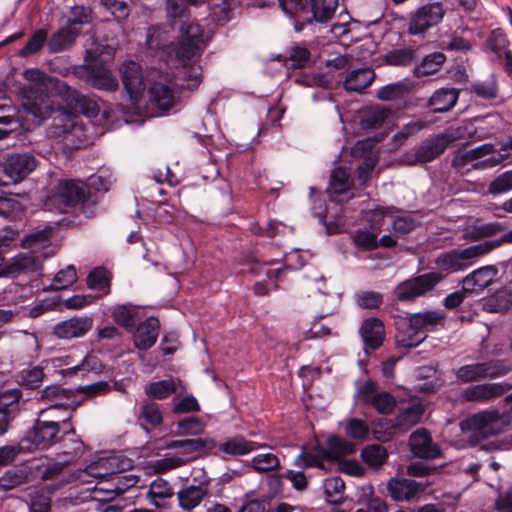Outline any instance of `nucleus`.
Returning <instances> with one entry per match:
<instances>
[{"instance_id":"20e7f679","label":"nucleus","mask_w":512,"mask_h":512,"mask_svg":"<svg viewBox=\"0 0 512 512\" xmlns=\"http://www.w3.org/2000/svg\"><path fill=\"white\" fill-rule=\"evenodd\" d=\"M503 243H512V230L503 234L500 239L486 240L464 249L443 252L437 257L436 265L449 273L465 271L480 257L487 255Z\"/></svg>"},{"instance_id":"338daca9","label":"nucleus","mask_w":512,"mask_h":512,"mask_svg":"<svg viewBox=\"0 0 512 512\" xmlns=\"http://www.w3.org/2000/svg\"><path fill=\"white\" fill-rule=\"evenodd\" d=\"M47 35L48 34L45 29L36 30L31 35L25 46L19 51L18 55L25 58L39 52L47 42Z\"/></svg>"},{"instance_id":"6ab92c4d","label":"nucleus","mask_w":512,"mask_h":512,"mask_svg":"<svg viewBox=\"0 0 512 512\" xmlns=\"http://www.w3.org/2000/svg\"><path fill=\"white\" fill-rule=\"evenodd\" d=\"M119 72L124 89L129 94L131 101L136 102L145 90L141 65L132 60L124 61Z\"/></svg>"},{"instance_id":"39448f33","label":"nucleus","mask_w":512,"mask_h":512,"mask_svg":"<svg viewBox=\"0 0 512 512\" xmlns=\"http://www.w3.org/2000/svg\"><path fill=\"white\" fill-rule=\"evenodd\" d=\"M97 203L96 194L86 182L66 179V227L80 226L92 218Z\"/></svg>"},{"instance_id":"72a5a7b5","label":"nucleus","mask_w":512,"mask_h":512,"mask_svg":"<svg viewBox=\"0 0 512 512\" xmlns=\"http://www.w3.org/2000/svg\"><path fill=\"white\" fill-rule=\"evenodd\" d=\"M375 78V72L370 67H362L351 70L344 79V88L347 92L362 93L368 88Z\"/></svg>"},{"instance_id":"6e6d98bb","label":"nucleus","mask_w":512,"mask_h":512,"mask_svg":"<svg viewBox=\"0 0 512 512\" xmlns=\"http://www.w3.org/2000/svg\"><path fill=\"white\" fill-rule=\"evenodd\" d=\"M411 90L406 81L389 83L377 90L376 96L382 101H393L404 98Z\"/></svg>"},{"instance_id":"864d4df0","label":"nucleus","mask_w":512,"mask_h":512,"mask_svg":"<svg viewBox=\"0 0 512 512\" xmlns=\"http://www.w3.org/2000/svg\"><path fill=\"white\" fill-rule=\"evenodd\" d=\"M397 428L396 420L380 418L371 423L370 434H372L373 438L377 441L388 442L393 438Z\"/></svg>"},{"instance_id":"bb28decb","label":"nucleus","mask_w":512,"mask_h":512,"mask_svg":"<svg viewBox=\"0 0 512 512\" xmlns=\"http://www.w3.org/2000/svg\"><path fill=\"white\" fill-rule=\"evenodd\" d=\"M497 274L498 270L494 266L480 267L464 278L463 290L470 293H480L494 282Z\"/></svg>"},{"instance_id":"37998d69","label":"nucleus","mask_w":512,"mask_h":512,"mask_svg":"<svg viewBox=\"0 0 512 512\" xmlns=\"http://www.w3.org/2000/svg\"><path fill=\"white\" fill-rule=\"evenodd\" d=\"M412 323L420 328L424 334L436 329L437 326L443 325L445 315L441 311L427 310L424 312L414 313L410 316Z\"/></svg>"},{"instance_id":"4d7b16f0","label":"nucleus","mask_w":512,"mask_h":512,"mask_svg":"<svg viewBox=\"0 0 512 512\" xmlns=\"http://www.w3.org/2000/svg\"><path fill=\"white\" fill-rule=\"evenodd\" d=\"M173 379L151 382L145 387V394L151 399L164 400L176 392Z\"/></svg>"},{"instance_id":"6e6552de","label":"nucleus","mask_w":512,"mask_h":512,"mask_svg":"<svg viewBox=\"0 0 512 512\" xmlns=\"http://www.w3.org/2000/svg\"><path fill=\"white\" fill-rule=\"evenodd\" d=\"M511 371L508 361L503 359H489L483 362L466 364L455 371L456 379L461 383H475L487 379H496L507 375Z\"/></svg>"},{"instance_id":"58836bf2","label":"nucleus","mask_w":512,"mask_h":512,"mask_svg":"<svg viewBox=\"0 0 512 512\" xmlns=\"http://www.w3.org/2000/svg\"><path fill=\"white\" fill-rule=\"evenodd\" d=\"M43 208L47 211H56L64 214V178H58L49 182L47 194L43 201Z\"/></svg>"},{"instance_id":"79ce46f5","label":"nucleus","mask_w":512,"mask_h":512,"mask_svg":"<svg viewBox=\"0 0 512 512\" xmlns=\"http://www.w3.org/2000/svg\"><path fill=\"white\" fill-rule=\"evenodd\" d=\"M503 229V226L497 222L473 224L463 230V239L469 242H476L484 238L493 237Z\"/></svg>"},{"instance_id":"ddd939ff","label":"nucleus","mask_w":512,"mask_h":512,"mask_svg":"<svg viewBox=\"0 0 512 512\" xmlns=\"http://www.w3.org/2000/svg\"><path fill=\"white\" fill-rule=\"evenodd\" d=\"M446 13L448 14V9L444 8L442 2L421 6L411 18L409 32L413 35L425 33L429 28L439 24Z\"/></svg>"},{"instance_id":"a878e982","label":"nucleus","mask_w":512,"mask_h":512,"mask_svg":"<svg viewBox=\"0 0 512 512\" xmlns=\"http://www.w3.org/2000/svg\"><path fill=\"white\" fill-rule=\"evenodd\" d=\"M365 348L377 350L385 339V327L382 320L370 317L362 322L359 330Z\"/></svg>"},{"instance_id":"49530a36","label":"nucleus","mask_w":512,"mask_h":512,"mask_svg":"<svg viewBox=\"0 0 512 512\" xmlns=\"http://www.w3.org/2000/svg\"><path fill=\"white\" fill-rule=\"evenodd\" d=\"M55 489L54 486H49L29 493V512H50L51 496Z\"/></svg>"},{"instance_id":"bf43d9fd","label":"nucleus","mask_w":512,"mask_h":512,"mask_svg":"<svg viewBox=\"0 0 512 512\" xmlns=\"http://www.w3.org/2000/svg\"><path fill=\"white\" fill-rule=\"evenodd\" d=\"M93 326L91 316H75L66 320V338L83 337Z\"/></svg>"},{"instance_id":"7c9ffc66","label":"nucleus","mask_w":512,"mask_h":512,"mask_svg":"<svg viewBox=\"0 0 512 512\" xmlns=\"http://www.w3.org/2000/svg\"><path fill=\"white\" fill-rule=\"evenodd\" d=\"M447 149L439 134L430 136L415 147L413 163H428Z\"/></svg>"},{"instance_id":"a211bd4d","label":"nucleus","mask_w":512,"mask_h":512,"mask_svg":"<svg viewBox=\"0 0 512 512\" xmlns=\"http://www.w3.org/2000/svg\"><path fill=\"white\" fill-rule=\"evenodd\" d=\"M296 12L309 14L308 23L312 20L325 23L329 21L338 6V0H292Z\"/></svg>"},{"instance_id":"0eeeda50","label":"nucleus","mask_w":512,"mask_h":512,"mask_svg":"<svg viewBox=\"0 0 512 512\" xmlns=\"http://www.w3.org/2000/svg\"><path fill=\"white\" fill-rule=\"evenodd\" d=\"M73 74L97 90L115 92L119 87L116 76L112 74L106 62L98 57H86L84 64L73 68Z\"/></svg>"},{"instance_id":"f8f14e48","label":"nucleus","mask_w":512,"mask_h":512,"mask_svg":"<svg viewBox=\"0 0 512 512\" xmlns=\"http://www.w3.org/2000/svg\"><path fill=\"white\" fill-rule=\"evenodd\" d=\"M357 397L360 403L373 407L383 415L392 413L396 406L395 398L389 392L379 391L373 380L366 381L358 388Z\"/></svg>"},{"instance_id":"c03bdc74","label":"nucleus","mask_w":512,"mask_h":512,"mask_svg":"<svg viewBox=\"0 0 512 512\" xmlns=\"http://www.w3.org/2000/svg\"><path fill=\"white\" fill-rule=\"evenodd\" d=\"M85 451L84 442L75 434L69 418H66V465L77 461Z\"/></svg>"},{"instance_id":"de8ad7c7","label":"nucleus","mask_w":512,"mask_h":512,"mask_svg":"<svg viewBox=\"0 0 512 512\" xmlns=\"http://www.w3.org/2000/svg\"><path fill=\"white\" fill-rule=\"evenodd\" d=\"M19 314L16 293L5 290L0 294V326L11 322Z\"/></svg>"},{"instance_id":"f03ea898","label":"nucleus","mask_w":512,"mask_h":512,"mask_svg":"<svg viewBox=\"0 0 512 512\" xmlns=\"http://www.w3.org/2000/svg\"><path fill=\"white\" fill-rule=\"evenodd\" d=\"M24 77L35 87L22 89V111L33 117L35 125L53 118L48 133L61 138L64 136V82L37 68L25 70Z\"/></svg>"},{"instance_id":"8fccbe9b","label":"nucleus","mask_w":512,"mask_h":512,"mask_svg":"<svg viewBox=\"0 0 512 512\" xmlns=\"http://www.w3.org/2000/svg\"><path fill=\"white\" fill-rule=\"evenodd\" d=\"M425 408L424 405L417 402L402 409L395 420L399 429H408L420 422Z\"/></svg>"},{"instance_id":"aec40b11","label":"nucleus","mask_w":512,"mask_h":512,"mask_svg":"<svg viewBox=\"0 0 512 512\" xmlns=\"http://www.w3.org/2000/svg\"><path fill=\"white\" fill-rule=\"evenodd\" d=\"M409 446L417 458L434 460L442 456L440 447L433 442L431 434L424 428L417 429L410 435Z\"/></svg>"},{"instance_id":"393cba45","label":"nucleus","mask_w":512,"mask_h":512,"mask_svg":"<svg viewBox=\"0 0 512 512\" xmlns=\"http://www.w3.org/2000/svg\"><path fill=\"white\" fill-rule=\"evenodd\" d=\"M210 479L202 473L198 484H192L178 492L179 505L185 510L197 507L208 494Z\"/></svg>"},{"instance_id":"f257e3e1","label":"nucleus","mask_w":512,"mask_h":512,"mask_svg":"<svg viewBox=\"0 0 512 512\" xmlns=\"http://www.w3.org/2000/svg\"><path fill=\"white\" fill-rule=\"evenodd\" d=\"M207 43L204 30L198 23L180 26L177 44L169 42L167 32L159 26L149 27L146 35L150 55L164 61L174 56L179 64L176 67V84L189 89H197L202 82L200 58Z\"/></svg>"},{"instance_id":"b1692460","label":"nucleus","mask_w":512,"mask_h":512,"mask_svg":"<svg viewBox=\"0 0 512 512\" xmlns=\"http://www.w3.org/2000/svg\"><path fill=\"white\" fill-rule=\"evenodd\" d=\"M111 483L109 488L105 487H94L93 498L111 501L116 495L124 493L130 487H133L137 483V479L134 475H120L118 473L111 472Z\"/></svg>"},{"instance_id":"c9c22d12","label":"nucleus","mask_w":512,"mask_h":512,"mask_svg":"<svg viewBox=\"0 0 512 512\" xmlns=\"http://www.w3.org/2000/svg\"><path fill=\"white\" fill-rule=\"evenodd\" d=\"M459 91L453 87H443L436 90L428 101V106L435 113L451 110L458 101Z\"/></svg>"},{"instance_id":"680f3d73","label":"nucleus","mask_w":512,"mask_h":512,"mask_svg":"<svg viewBox=\"0 0 512 512\" xmlns=\"http://www.w3.org/2000/svg\"><path fill=\"white\" fill-rule=\"evenodd\" d=\"M347 436L353 440L364 441L369 438L370 425L362 419L350 418L346 420L344 425Z\"/></svg>"},{"instance_id":"4c0bfd02","label":"nucleus","mask_w":512,"mask_h":512,"mask_svg":"<svg viewBox=\"0 0 512 512\" xmlns=\"http://www.w3.org/2000/svg\"><path fill=\"white\" fill-rule=\"evenodd\" d=\"M426 337L427 335L424 334L420 328L413 325L410 317L407 322L397 327L396 341L398 345L402 347H416L422 343Z\"/></svg>"},{"instance_id":"9d476101","label":"nucleus","mask_w":512,"mask_h":512,"mask_svg":"<svg viewBox=\"0 0 512 512\" xmlns=\"http://www.w3.org/2000/svg\"><path fill=\"white\" fill-rule=\"evenodd\" d=\"M63 222L64 217L58 219L53 224L45 225L42 229L27 233L20 240L21 248L34 254L42 255L44 260L52 257L59 250V247L52 244V240L56 232L59 231L58 226Z\"/></svg>"},{"instance_id":"412c9836","label":"nucleus","mask_w":512,"mask_h":512,"mask_svg":"<svg viewBox=\"0 0 512 512\" xmlns=\"http://www.w3.org/2000/svg\"><path fill=\"white\" fill-rule=\"evenodd\" d=\"M36 167V159L33 155L12 154L4 164V173L12 182L18 183L24 180Z\"/></svg>"},{"instance_id":"13d9d810","label":"nucleus","mask_w":512,"mask_h":512,"mask_svg":"<svg viewBox=\"0 0 512 512\" xmlns=\"http://www.w3.org/2000/svg\"><path fill=\"white\" fill-rule=\"evenodd\" d=\"M69 356H66V375H75L78 372L82 373H88V372H95L99 373L103 369V365L100 361V359L92 354H87L81 362L77 365L70 366V363L68 362Z\"/></svg>"},{"instance_id":"f704fd0d","label":"nucleus","mask_w":512,"mask_h":512,"mask_svg":"<svg viewBox=\"0 0 512 512\" xmlns=\"http://www.w3.org/2000/svg\"><path fill=\"white\" fill-rule=\"evenodd\" d=\"M353 186V179L350 169L344 167L335 168L331 175L328 187V193L332 200H337L338 196L348 194Z\"/></svg>"},{"instance_id":"dca6fc26","label":"nucleus","mask_w":512,"mask_h":512,"mask_svg":"<svg viewBox=\"0 0 512 512\" xmlns=\"http://www.w3.org/2000/svg\"><path fill=\"white\" fill-rule=\"evenodd\" d=\"M28 481L53 480L64 471V462H58L44 455L29 460L23 467Z\"/></svg>"},{"instance_id":"ea45409f","label":"nucleus","mask_w":512,"mask_h":512,"mask_svg":"<svg viewBox=\"0 0 512 512\" xmlns=\"http://www.w3.org/2000/svg\"><path fill=\"white\" fill-rule=\"evenodd\" d=\"M448 9V18L458 17L455 19L454 26L460 30H468L464 24V18L470 15L476 8L477 0H445Z\"/></svg>"},{"instance_id":"5701e85b","label":"nucleus","mask_w":512,"mask_h":512,"mask_svg":"<svg viewBox=\"0 0 512 512\" xmlns=\"http://www.w3.org/2000/svg\"><path fill=\"white\" fill-rule=\"evenodd\" d=\"M395 122V113L385 106H373L363 112L361 124L364 129H390Z\"/></svg>"},{"instance_id":"69168bd1","label":"nucleus","mask_w":512,"mask_h":512,"mask_svg":"<svg viewBox=\"0 0 512 512\" xmlns=\"http://www.w3.org/2000/svg\"><path fill=\"white\" fill-rule=\"evenodd\" d=\"M356 304L366 310H375L381 307L384 297L380 292L367 290L355 294Z\"/></svg>"},{"instance_id":"a18cd8bd","label":"nucleus","mask_w":512,"mask_h":512,"mask_svg":"<svg viewBox=\"0 0 512 512\" xmlns=\"http://www.w3.org/2000/svg\"><path fill=\"white\" fill-rule=\"evenodd\" d=\"M188 4L192 5L188 0H166L165 9L167 17L173 25L180 23L183 26L194 23L193 21H188L190 16Z\"/></svg>"},{"instance_id":"09e8293b","label":"nucleus","mask_w":512,"mask_h":512,"mask_svg":"<svg viewBox=\"0 0 512 512\" xmlns=\"http://www.w3.org/2000/svg\"><path fill=\"white\" fill-rule=\"evenodd\" d=\"M137 419L140 425L148 430V427H157L162 423L163 416L159 404L149 402L143 404L137 413Z\"/></svg>"},{"instance_id":"cd10ccee","label":"nucleus","mask_w":512,"mask_h":512,"mask_svg":"<svg viewBox=\"0 0 512 512\" xmlns=\"http://www.w3.org/2000/svg\"><path fill=\"white\" fill-rule=\"evenodd\" d=\"M135 328L134 344L136 348L143 351L150 349L156 343L159 335L160 322L158 318L148 317Z\"/></svg>"},{"instance_id":"e433bc0d","label":"nucleus","mask_w":512,"mask_h":512,"mask_svg":"<svg viewBox=\"0 0 512 512\" xmlns=\"http://www.w3.org/2000/svg\"><path fill=\"white\" fill-rule=\"evenodd\" d=\"M174 496V491L170 483L161 478L157 477L153 480L149 486L147 492V499L150 504L156 508H163L167 505L168 501Z\"/></svg>"},{"instance_id":"603ef678","label":"nucleus","mask_w":512,"mask_h":512,"mask_svg":"<svg viewBox=\"0 0 512 512\" xmlns=\"http://www.w3.org/2000/svg\"><path fill=\"white\" fill-rule=\"evenodd\" d=\"M112 317L118 325L129 331L135 329L138 322L137 310L128 304L116 306L112 311Z\"/></svg>"},{"instance_id":"0e129e2a","label":"nucleus","mask_w":512,"mask_h":512,"mask_svg":"<svg viewBox=\"0 0 512 512\" xmlns=\"http://www.w3.org/2000/svg\"><path fill=\"white\" fill-rule=\"evenodd\" d=\"M26 482L28 480L23 467L9 469L0 477V490L10 491Z\"/></svg>"},{"instance_id":"9b49d317","label":"nucleus","mask_w":512,"mask_h":512,"mask_svg":"<svg viewBox=\"0 0 512 512\" xmlns=\"http://www.w3.org/2000/svg\"><path fill=\"white\" fill-rule=\"evenodd\" d=\"M59 431L58 422L37 419L19 442L25 453L33 452L36 449H48L55 443Z\"/></svg>"},{"instance_id":"1a4fd4ad","label":"nucleus","mask_w":512,"mask_h":512,"mask_svg":"<svg viewBox=\"0 0 512 512\" xmlns=\"http://www.w3.org/2000/svg\"><path fill=\"white\" fill-rule=\"evenodd\" d=\"M443 280L441 272L433 271L410 277L400 282L393 290L398 302H412L426 296Z\"/></svg>"},{"instance_id":"c756f323","label":"nucleus","mask_w":512,"mask_h":512,"mask_svg":"<svg viewBox=\"0 0 512 512\" xmlns=\"http://www.w3.org/2000/svg\"><path fill=\"white\" fill-rule=\"evenodd\" d=\"M4 108L0 107V112ZM18 117L14 115H0V140L7 138L11 133L15 132L19 127L24 130H31L38 125L34 124L33 117L22 111V104L18 109Z\"/></svg>"},{"instance_id":"774afa93","label":"nucleus","mask_w":512,"mask_h":512,"mask_svg":"<svg viewBox=\"0 0 512 512\" xmlns=\"http://www.w3.org/2000/svg\"><path fill=\"white\" fill-rule=\"evenodd\" d=\"M279 458L273 453H261L254 456L251 460L252 468L260 473L269 472L278 468Z\"/></svg>"},{"instance_id":"2f4dec72","label":"nucleus","mask_w":512,"mask_h":512,"mask_svg":"<svg viewBox=\"0 0 512 512\" xmlns=\"http://www.w3.org/2000/svg\"><path fill=\"white\" fill-rule=\"evenodd\" d=\"M330 460V453L323 447L313 446L302 448L295 458L293 465L300 469L319 468L325 469V463Z\"/></svg>"},{"instance_id":"e2e57ef3","label":"nucleus","mask_w":512,"mask_h":512,"mask_svg":"<svg viewBox=\"0 0 512 512\" xmlns=\"http://www.w3.org/2000/svg\"><path fill=\"white\" fill-rule=\"evenodd\" d=\"M21 397V391L16 388L0 391V411L15 417Z\"/></svg>"},{"instance_id":"a19ab883","label":"nucleus","mask_w":512,"mask_h":512,"mask_svg":"<svg viewBox=\"0 0 512 512\" xmlns=\"http://www.w3.org/2000/svg\"><path fill=\"white\" fill-rule=\"evenodd\" d=\"M111 279V272L103 266H98L89 272L87 276V286L93 291L100 292L98 298L103 297L110 294Z\"/></svg>"},{"instance_id":"052dcab7","label":"nucleus","mask_w":512,"mask_h":512,"mask_svg":"<svg viewBox=\"0 0 512 512\" xmlns=\"http://www.w3.org/2000/svg\"><path fill=\"white\" fill-rule=\"evenodd\" d=\"M326 499L329 503H340L344 498L345 483L341 477H329L323 484Z\"/></svg>"},{"instance_id":"3c124183","label":"nucleus","mask_w":512,"mask_h":512,"mask_svg":"<svg viewBox=\"0 0 512 512\" xmlns=\"http://www.w3.org/2000/svg\"><path fill=\"white\" fill-rule=\"evenodd\" d=\"M362 461L372 469H379L388 459L387 450L379 444H370L361 450Z\"/></svg>"},{"instance_id":"473e14b6","label":"nucleus","mask_w":512,"mask_h":512,"mask_svg":"<svg viewBox=\"0 0 512 512\" xmlns=\"http://www.w3.org/2000/svg\"><path fill=\"white\" fill-rule=\"evenodd\" d=\"M387 489L395 501H409L423 491L420 483L406 478H392L387 484Z\"/></svg>"},{"instance_id":"2eb2a0df","label":"nucleus","mask_w":512,"mask_h":512,"mask_svg":"<svg viewBox=\"0 0 512 512\" xmlns=\"http://www.w3.org/2000/svg\"><path fill=\"white\" fill-rule=\"evenodd\" d=\"M175 76L176 72L173 74V79L170 80L168 83L155 81L149 87L148 95L150 103L154 108L159 110V116L164 115L175 105L176 100L173 87H179L183 90H193L177 85Z\"/></svg>"},{"instance_id":"7ed1b4c3","label":"nucleus","mask_w":512,"mask_h":512,"mask_svg":"<svg viewBox=\"0 0 512 512\" xmlns=\"http://www.w3.org/2000/svg\"><path fill=\"white\" fill-rule=\"evenodd\" d=\"M98 114L96 101L66 85V150L86 148L92 143L82 116L92 119Z\"/></svg>"},{"instance_id":"4468645a","label":"nucleus","mask_w":512,"mask_h":512,"mask_svg":"<svg viewBox=\"0 0 512 512\" xmlns=\"http://www.w3.org/2000/svg\"><path fill=\"white\" fill-rule=\"evenodd\" d=\"M511 388L512 385L506 382L475 384L464 388L460 397L465 402L488 403L503 396Z\"/></svg>"},{"instance_id":"4be33fe9","label":"nucleus","mask_w":512,"mask_h":512,"mask_svg":"<svg viewBox=\"0 0 512 512\" xmlns=\"http://www.w3.org/2000/svg\"><path fill=\"white\" fill-rule=\"evenodd\" d=\"M264 446V444L246 439L243 435H236L233 437H228L219 443V455H221L223 458H226L227 456H245Z\"/></svg>"},{"instance_id":"5fc2aeb1","label":"nucleus","mask_w":512,"mask_h":512,"mask_svg":"<svg viewBox=\"0 0 512 512\" xmlns=\"http://www.w3.org/2000/svg\"><path fill=\"white\" fill-rule=\"evenodd\" d=\"M446 57L441 52L431 53L424 57L422 62L414 68V75L418 78L428 76L440 70Z\"/></svg>"},{"instance_id":"c85d7f7f","label":"nucleus","mask_w":512,"mask_h":512,"mask_svg":"<svg viewBox=\"0 0 512 512\" xmlns=\"http://www.w3.org/2000/svg\"><path fill=\"white\" fill-rule=\"evenodd\" d=\"M91 10L85 6H74L71 8L66 20V47L72 44L75 38L80 35L82 26L91 22Z\"/></svg>"},{"instance_id":"f3484780","label":"nucleus","mask_w":512,"mask_h":512,"mask_svg":"<svg viewBox=\"0 0 512 512\" xmlns=\"http://www.w3.org/2000/svg\"><path fill=\"white\" fill-rule=\"evenodd\" d=\"M44 259L42 255L30 251L19 252L6 263L8 277L17 278L20 275L40 274L43 270Z\"/></svg>"},{"instance_id":"423d86ee","label":"nucleus","mask_w":512,"mask_h":512,"mask_svg":"<svg viewBox=\"0 0 512 512\" xmlns=\"http://www.w3.org/2000/svg\"><path fill=\"white\" fill-rule=\"evenodd\" d=\"M511 421L510 412L485 409L463 420L460 426L462 431L470 433L471 442L478 443L504 432Z\"/></svg>"}]
</instances>
